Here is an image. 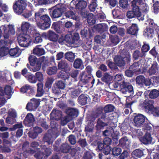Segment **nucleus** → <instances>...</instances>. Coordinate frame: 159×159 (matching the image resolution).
<instances>
[{
	"label": "nucleus",
	"instance_id": "nucleus-50",
	"mask_svg": "<svg viewBox=\"0 0 159 159\" xmlns=\"http://www.w3.org/2000/svg\"><path fill=\"white\" fill-rule=\"evenodd\" d=\"M159 95V91L156 89L152 90L149 93V98L151 99L157 98Z\"/></svg>",
	"mask_w": 159,
	"mask_h": 159
},
{
	"label": "nucleus",
	"instance_id": "nucleus-20",
	"mask_svg": "<svg viewBox=\"0 0 159 159\" xmlns=\"http://www.w3.org/2000/svg\"><path fill=\"white\" fill-rule=\"evenodd\" d=\"M3 36L4 39L0 40V48L10 46L12 43L11 40L9 39V36L8 34H3Z\"/></svg>",
	"mask_w": 159,
	"mask_h": 159
},
{
	"label": "nucleus",
	"instance_id": "nucleus-30",
	"mask_svg": "<svg viewBox=\"0 0 159 159\" xmlns=\"http://www.w3.org/2000/svg\"><path fill=\"white\" fill-rule=\"evenodd\" d=\"M70 10L65 12L64 13L65 16L66 18H69L73 19V20H76L77 17L76 16V10L75 8H71Z\"/></svg>",
	"mask_w": 159,
	"mask_h": 159
},
{
	"label": "nucleus",
	"instance_id": "nucleus-41",
	"mask_svg": "<svg viewBox=\"0 0 159 159\" xmlns=\"http://www.w3.org/2000/svg\"><path fill=\"white\" fill-rule=\"evenodd\" d=\"M146 55V54H145L141 51L140 52L138 50H136L134 52L133 54V57L134 60H136L139 58L145 57Z\"/></svg>",
	"mask_w": 159,
	"mask_h": 159
},
{
	"label": "nucleus",
	"instance_id": "nucleus-10",
	"mask_svg": "<svg viewBox=\"0 0 159 159\" xmlns=\"http://www.w3.org/2000/svg\"><path fill=\"white\" fill-rule=\"evenodd\" d=\"M40 99L33 98L30 99L26 105V108L29 111H31L36 109L40 103Z\"/></svg>",
	"mask_w": 159,
	"mask_h": 159
},
{
	"label": "nucleus",
	"instance_id": "nucleus-32",
	"mask_svg": "<svg viewBox=\"0 0 159 159\" xmlns=\"http://www.w3.org/2000/svg\"><path fill=\"white\" fill-rule=\"evenodd\" d=\"M58 67L59 70H64L66 71H69L70 70L69 65L64 60H61L59 62Z\"/></svg>",
	"mask_w": 159,
	"mask_h": 159
},
{
	"label": "nucleus",
	"instance_id": "nucleus-36",
	"mask_svg": "<svg viewBox=\"0 0 159 159\" xmlns=\"http://www.w3.org/2000/svg\"><path fill=\"white\" fill-rule=\"evenodd\" d=\"M62 27L63 26L59 22H53L52 26V28L58 33H61L63 31Z\"/></svg>",
	"mask_w": 159,
	"mask_h": 159
},
{
	"label": "nucleus",
	"instance_id": "nucleus-44",
	"mask_svg": "<svg viewBox=\"0 0 159 159\" xmlns=\"http://www.w3.org/2000/svg\"><path fill=\"white\" fill-rule=\"evenodd\" d=\"M140 63L139 61L134 62L132 65H130L129 69H132L135 73L140 72L141 71V69L139 68Z\"/></svg>",
	"mask_w": 159,
	"mask_h": 159
},
{
	"label": "nucleus",
	"instance_id": "nucleus-9",
	"mask_svg": "<svg viewBox=\"0 0 159 159\" xmlns=\"http://www.w3.org/2000/svg\"><path fill=\"white\" fill-rule=\"evenodd\" d=\"M53 149L54 151L66 154L69 153L71 150V146L67 143H63L59 147L54 145Z\"/></svg>",
	"mask_w": 159,
	"mask_h": 159
},
{
	"label": "nucleus",
	"instance_id": "nucleus-17",
	"mask_svg": "<svg viewBox=\"0 0 159 159\" xmlns=\"http://www.w3.org/2000/svg\"><path fill=\"white\" fill-rule=\"evenodd\" d=\"M150 153L149 150L148 149L143 150L138 149L134 150L132 153L134 157L141 158L142 157Z\"/></svg>",
	"mask_w": 159,
	"mask_h": 159
},
{
	"label": "nucleus",
	"instance_id": "nucleus-63",
	"mask_svg": "<svg viewBox=\"0 0 159 159\" xmlns=\"http://www.w3.org/2000/svg\"><path fill=\"white\" fill-rule=\"evenodd\" d=\"M78 11L83 19L87 18L89 13L88 11L86 10L85 9H83L82 10Z\"/></svg>",
	"mask_w": 159,
	"mask_h": 159
},
{
	"label": "nucleus",
	"instance_id": "nucleus-11",
	"mask_svg": "<svg viewBox=\"0 0 159 159\" xmlns=\"http://www.w3.org/2000/svg\"><path fill=\"white\" fill-rule=\"evenodd\" d=\"M105 118V116H101V118L97 119L96 125L95 126L96 134L100 133L102 129H103L105 127L108 125L107 124L103 121L102 120V119Z\"/></svg>",
	"mask_w": 159,
	"mask_h": 159
},
{
	"label": "nucleus",
	"instance_id": "nucleus-35",
	"mask_svg": "<svg viewBox=\"0 0 159 159\" xmlns=\"http://www.w3.org/2000/svg\"><path fill=\"white\" fill-rule=\"evenodd\" d=\"M66 113L70 116L75 117L78 115L79 111L76 108H70L66 110Z\"/></svg>",
	"mask_w": 159,
	"mask_h": 159
},
{
	"label": "nucleus",
	"instance_id": "nucleus-12",
	"mask_svg": "<svg viewBox=\"0 0 159 159\" xmlns=\"http://www.w3.org/2000/svg\"><path fill=\"white\" fill-rule=\"evenodd\" d=\"M71 5L75 6V8L77 11L82 10L85 9L87 6V2L82 0H73L70 2Z\"/></svg>",
	"mask_w": 159,
	"mask_h": 159
},
{
	"label": "nucleus",
	"instance_id": "nucleus-23",
	"mask_svg": "<svg viewBox=\"0 0 159 159\" xmlns=\"http://www.w3.org/2000/svg\"><path fill=\"white\" fill-rule=\"evenodd\" d=\"M148 73L149 75H156L159 72V68L158 67V64L156 61H154L149 68Z\"/></svg>",
	"mask_w": 159,
	"mask_h": 159
},
{
	"label": "nucleus",
	"instance_id": "nucleus-64",
	"mask_svg": "<svg viewBox=\"0 0 159 159\" xmlns=\"http://www.w3.org/2000/svg\"><path fill=\"white\" fill-rule=\"evenodd\" d=\"M151 112L153 115L155 116H159V107H153L151 110L150 111Z\"/></svg>",
	"mask_w": 159,
	"mask_h": 159
},
{
	"label": "nucleus",
	"instance_id": "nucleus-47",
	"mask_svg": "<svg viewBox=\"0 0 159 159\" xmlns=\"http://www.w3.org/2000/svg\"><path fill=\"white\" fill-rule=\"evenodd\" d=\"M26 78L30 83L32 84L36 83L37 82L35 75L30 73H28Z\"/></svg>",
	"mask_w": 159,
	"mask_h": 159
},
{
	"label": "nucleus",
	"instance_id": "nucleus-29",
	"mask_svg": "<svg viewBox=\"0 0 159 159\" xmlns=\"http://www.w3.org/2000/svg\"><path fill=\"white\" fill-rule=\"evenodd\" d=\"M41 45H38L33 49V52L34 54L38 56H40L44 54L45 52L44 49L41 47Z\"/></svg>",
	"mask_w": 159,
	"mask_h": 159
},
{
	"label": "nucleus",
	"instance_id": "nucleus-39",
	"mask_svg": "<svg viewBox=\"0 0 159 159\" xmlns=\"http://www.w3.org/2000/svg\"><path fill=\"white\" fill-rule=\"evenodd\" d=\"M64 57L68 61L72 62L74 61L75 57V54L72 52H67L65 54Z\"/></svg>",
	"mask_w": 159,
	"mask_h": 159
},
{
	"label": "nucleus",
	"instance_id": "nucleus-4",
	"mask_svg": "<svg viewBox=\"0 0 159 159\" xmlns=\"http://www.w3.org/2000/svg\"><path fill=\"white\" fill-rule=\"evenodd\" d=\"M56 7L52 11L50 12V14L52 18H57L60 17L66 10V5L64 4L59 3L56 5Z\"/></svg>",
	"mask_w": 159,
	"mask_h": 159
},
{
	"label": "nucleus",
	"instance_id": "nucleus-13",
	"mask_svg": "<svg viewBox=\"0 0 159 159\" xmlns=\"http://www.w3.org/2000/svg\"><path fill=\"white\" fill-rule=\"evenodd\" d=\"M136 84L138 86L142 87L145 85L148 86L150 84V80L146 79L143 75H140L137 76L136 79Z\"/></svg>",
	"mask_w": 159,
	"mask_h": 159
},
{
	"label": "nucleus",
	"instance_id": "nucleus-33",
	"mask_svg": "<svg viewBox=\"0 0 159 159\" xmlns=\"http://www.w3.org/2000/svg\"><path fill=\"white\" fill-rule=\"evenodd\" d=\"M89 96L86 94H82L78 98V101L79 103L81 105L84 106L87 103Z\"/></svg>",
	"mask_w": 159,
	"mask_h": 159
},
{
	"label": "nucleus",
	"instance_id": "nucleus-27",
	"mask_svg": "<svg viewBox=\"0 0 159 159\" xmlns=\"http://www.w3.org/2000/svg\"><path fill=\"white\" fill-rule=\"evenodd\" d=\"M2 30L3 31V34L8 35L9 36V34H14L15 33V30L13 26L12 25H9L7 27L5 25H2L1 27Z\"/></svg>",
	"mask_w": 159,
	"mask_h": 159
},
{
	"label": "nucleus",
	"instance_id": "nucleus-37",
	"mask_svg": "<svg viewBox=\"0 0 159 159\" xmlns=\"http://www.w3.org/2000/svg\"><path fill=\"white\" fill-rule=\"evenodd\" d=\"M37 93L36 96L37 97H41L44 94L45 88L43 89V84L42 83H38L37 84Z\"/></svg>",
	"mask_w": 159,
	"mask_h": 159
},
{
	"label": "nucleus",
	"instance_id": "nucleus-53",
	"mask_svg": "<svg viewBox=\"0 0 159 159\" xmlns=\"http://www.w3.org/2000/svg\"><path fill=\"white\" fill-rule=\"evenodd\" d=\"M10 46H7L0 48V56L3 57L7 55L9 53Z\"/></svg>",
	"mask_w": 159,
	"mask_h": 159
},
{
	"label": "nucleus",
	"instance_id": "nucleus-14",
	"mask_svg": "<svg viewBox=\"0 0 159 159\" xmlns=\"http://www.w3.org/2000/svg\"><path fill=\"white\" fill-rule=\"evenodd\" d=\"M146 118L145 116L141 114H139L135 116L133 120L134 125L137 127L142 126L145 124Z\"/></svg>",
	"mask_w": 159,
	"mask_h": 159
},
{
	"label": "nucleus",
	"instance_id": "nucleus-2",
	"mask_svg": "<svg viewBox=\"0 0 159 159\" xmlns=\"http://www.w3.org/2000/svg\"><path fill=\"white\" fill-rule=\"evenodd\" d=\"M31 25L27 22H23L21 26V32L18 36L17 39L20 46L22 47H27L31 42L30 36L28 34Z\"/></svg>",
	"mask_w": 159,
	"mask_h": 159
},
{
	"label": "nucleus",
	"instance_id": "nucleus-51",
	"mask_svg": "<svg viewBox=\"0 0 159 159\" xmlns=\"http://www.w3.org/2000/svg\"><path fill=\"white\" fill-rule=\"evenodd\" d=\"M83 62L80 58H77L74 61L73 63V67L75 69L81 68L83 65Z\"/></svg>",
	"mask_w": 159,
	"mask_h": 159
},
{
	"label": "nucleus",
	"instance_id": "nucleus-34",
	"mask_svg": "<svg viewBox=\"0 0 159 159\" xmlns=\"http://www.w3.org/2000/svg\"><path fill=\"white\" fill-rule=\"evenodd\" d=\"M58 135H51L48 134H46L44 135L43 140L44 142H47L48 145H52L53 142L52 137H57Z\"/></svg>",
	"mask_w": 159,
	"mask_h": 159
},
{
	"label": "nucleus",
	"instance_id": "nucleus-3",
	"mask_svg": "<svg viewBox=\"0 0 159 159\" xmlns=\"http://www.w3.org/2000/svg\"><path fill=\"white\" fill-rule=\"evenodd\" d=\"M114 60L116 66L119 67H124L125 64V61L128 64L130 65V54L128 51L123 49L120 55L116 56Z\"/></svg>",
	"mask_w": 159,
	"mask_h": 159
},
{
	"label": "nucleus",
	"instance_id": "nucleus-40",
	"mask_svg": "<svg viewBox=\"0 0 159 159\" xmlns=\"http://www.w3.org/2000/svg\"><path fill=\"white\" fill-rule=\"evenodd\" d=\"M41 149L43 152L44 157H48L52 153V151L50 148H48L46 145H41L40 146Z\"/></svg>",
	"mask_w": 159,
	"mask_h": 159
},
{
	"label": "nucleus",
	"instance_id": "nucleus-52",
	"mask_svg": "<svg viewBox=\"0 0 159 159\" xmlns=\"http://www.w3.org/2000/svg\"><path fill=\"white\" fill-rule=\"evenodd\" d=\"M57 70V69L56 66L49 67L47 69V73L50 75H55L56 73Z\"/></svg>",
	"mask_w": 159,
	"mask_h": 159
},
{
	"label": "nucleus",
	"instance_id": "nucleus-56",
	"mask_svg": "<svg viewBox=\"0 0 159 159\" xmlns=\"http://www.w3.org/2000/svg\"><path fill=\"white\" fill-rule=\"evenodd\" d=\"M94 125L92 122H88L85 128V130L88 132H93L94 128Z\"/></svg>",
	"mask_w": 159,
	"mask_h": 159
},
{
	"label": "nucleus",
	"instance_id": "nucleus-42",
	"mask_svg": "<svg viewBox=\"0 0 159 159\" xmlns=\"http://www.w3.org/2000/svg\"><path fill=\"white\" fill-rule=\"evenodd\" d=\"M33 33V38L34 42L35 43H41L42 41L41 35L38 32H35Z\"/></svg>",
	"mask_w": 159,
	"mask_h": 159
},
{
	"label": "nucleus",
	"instance_id": "nucleus-45",
	"mask_svg": "<svg viewBox=\"0 0 159 159\" xmlns=\"http://www.w3.org/2000/svg\"><path fill=\"white\" fill-rule=\"evenodd\" d=\"M112 80V76L109 75L107 73L104 74L103 76L101 78L102 80L107 84H110Z\"/></svg>",
	"mask_w": 159,
	"mask_h": 159
},
{
	"label": "nucleus",
	"instance_id": "nucleus-61",
	"mask_svg": "<svg viewBox=\"0 0 159 159\" xmlns=\"http://www.w3.org/2000/svg\"><path fill=\"white\" fill-rule=\"evenodd\" d=\"M121 152V149L120 148L115 147L113 148L112 150V154L115 156L120 155Z\"/></svg>",
	"mask_w": 159,
	"mask_h": 159
},
{
	"label": "nucleus",
	"instance_id": "nucleus-58",
	"mask_svg": "<svg viewBox=\"0 0 159 159\" xmlns=\"http://www.w3.org/2000/svg\"><path fill=\"white\" fill-rule=\"evenodd\" d=\"M114 107L112 104H109L106 105L104 108V111L105 113L110 112L114 111Z\"/></svg>",
	"mask_w": 159,
	"mask_h": 159
},
{
	"label": "nucleus",
	"instance_id": "nucleus-1",
	"mask_svg": "<svg viewBox=\"0 0 159 159\" xmlns=\"http://www.w3.org/2000/svg\"><path fill=\"white\" fill-rule=\"evenodd\" d=\"M44 9L40 8L34 14V19L37 26L42 30H46L49 28L51 23L49 16L43 14Z\"/></svg>",
	"mask_w": 159,
	"mask_h": 159
},
{
	"label": "nucleus",
	"instance_id": "nucleus-5",
	"mask_svg": "<svg viewBox=\"0 0 159 159\" xmlns=\"http://www.w3.org/2000/svg\"><path fill=\"white\" fill-rule=\"evenodd\" d=\"M27 2V1L25 0L16 1L13 5L14 11L18 15L21 14L26 8Z\"/></svg>",
	"mask_w": 159,
	"mask_h": 159
},
{
	"label": "nucleus",
	"instance_id": "nucleus-8",
	"mask_svg": "<svg viewBox=\"0 0 159 159\" xmlns=\"http://www.w3.org/2000/svg\"><path fill=\"white\" fill-rule=\"evenodd\" d=\"M120 91L123 93H133L134 92L133 87L129 82L125 81L124 80L121 81Z\"/></svg>",
	"mask_w": 159,
	"mask_h": 159
},
{
	"label": "nucleus",
	"instance_id": "nucleus-49",
	"mask_svg": "<svg viewBox=\"0 0 159 159\" xmlns=\"http://www.w3.org/2000/svg\"><path fill=\"white\" fill-rule=\"evenodd\" d=\"M87 21L90 25H93L95 23V16L93 14L89 13L87 17Z\"/></svg>",
	"mask_w": 159,
	"mask_h": 159
},
{
	"label": "nucleus",
	"instance_id": "nucleus-62",
	"mask_svg": "<svg viewBox=\"0 0 159 159\" xmlns=\"http://www.w3.org/2000/svg\"><path fill=\"white\" fill-rule=\"evenodd\" d=\"M54 81V80L53 78H48L45 83V87L48 89L50 88Z\"/></svg>",
	"mask_w": 159,
	"mask_h": 159
},
{
	"label": "nucleus",
	"instance_id": "nucleus-18",
	"mask_svg": "<svg viewBox=\"0 0 159 159\" xmlns=\"http://www.w3.org/2000/svg\"><path fill=\"white\" fill-rule=\"evenodd\" d=\"M154 101L152 100L146 99L141 104L142 107L148 112H150L154 107Z\"/></svg>",
	"mask_w": 159,
	"mask_h": 159
},
{
	"label": "nucleus",
	"instance_id": "nucleus-24",
	"mask_svg": "<svg viewBox=\"0 0 159 159\" xmlns=\"http://www.w3.org/2000/svg\"><path fill=\"white\" fill-rule=\"evenodd\" d=\"M83 91L82 86L78 85V87L69 91V93L71 98H76L78 95Z\"/></svg>",
	"mask_w": 159,
	"mask_h": 159
},
{
	"label": "nucleus",
	"instance_id": "nucleus-28",
	"mask_svg": "<svg viewBox=\"0 0 159 159\" xmlns=\"http://www.w3.org/2000/svg\"><path fill=\"white\" fill-rule=\"evenodd\" d=\"M47 37L49 40L55 42L57 41L59 35L53 31L49 30L48 32Z\"/></svg>",
	"mask_w": 159,
	"mask_h": 159
},
{
	"label": "nucleus",
	"instance_id": "nucleus-25",
	"mask_svg": "<svg viewBox=\"0 0 159 159\" xmlns=\"http://www.w3.org/2000/svg\"><path fill=\"white\" fill-rule=\"evenodd\" d=\"M34 121V119L33 115L31 113H29L27 114L23 122L25 125L30 126L33 125Z\"/></svg>",
	"mask_w": 159,
	"mask_h": 159
},
{
	"label": "nucleus",
	"instance_id": "nucleus-55",
	"mask_svg": "<svg viewBox=\"0 0 159 159\" xmlns=\"http://www.w3.org/2000/svg\"><path fill=\"white\" fill-rule=\"evenodd\" d=\"M65 70H63L60 71L58 74V77L59 78L65 80L68 79L69 77V75Z\"/></svg>",
	"mask_w": 159,
	"mask_h": 159
},
{
	"label": "nucleus",
	"instance_id": "nucleus-38",
	"mask_svg": "<svg viewBox=\"0 0 159 159\" xmlns=\"http://www.w3.org/2000/svg\"><path fill=\"white\" fill-rule=\"evenodd\" d=\"M149 53L154 58H156L158 62L159 63V51L156 46H154L149 52Z\"/></svg>",
	"mask_w": 159,
	"mask_h": 159
},
{
	"label": "nucleus",
	"instance_id": "nucleus-43",
	"mask_svg": "<svg viewBox=\"0 0 159 159\" xmlns=\"http://www.w3.org/2000/svg\"><path fill=\"white\" fill-rule=\"evenodd\" d=\"M154 33V31L148 28H146L143 31V35L148 39L152 38Z\"/></svg>",
	"mask_w": 159,
	"mask_h": 159
},
{
	"label": "nucleus",
	"instance_id": "nucleus-57",
	"mask_svg": "<svg viewBox=\"0 0 159 159\" xmlns=\"http://www.w3.org/2000/svg\"><path fill=\"white\" fill-rule=\"evenodd\" d=\"M96 2L97 0H93L89 5V9L91 11L94 12L95 11L96 8L97 6Z\"/></svg>",
	"mask_w": 159,
	"mask_h": 159
},
{
	"label": "nucleus",
	"instance_id": "nucleus-19",
	"mask_svg": "<svg viewBox=\"0 0 159 159\" xmlns=\"http://www.w3.org/2000/svg\"><path fill=\"white\" fill-rule=\"evenodd\" d=\"M108 29L107 25L105 24H99L94 26L92 30L96 32L102 34L107 31Z\"/></svg>",
	"mask_w": 159,
	"mask_h": 159
},
{
	"label": "nucleus",
	"instance_id": "nucleus-7",
	"mask_svg": "<svg viewBox=\"0 0 159 159\" xmlns=\"http://www.w3.org/2000/svg\"><path fill=\"white\" fill-rule=\"evenodd\" d=\"M79 78L80 80L78 85L81 86L82 88L83 85L90 82V80L92 79V75L86 74L85 71H83L80 73Z\"/></svg>",
	"mask_w": 159,
	"mask_h": 159
},
{
	"label": "nucleus",
	"instance_id": "nucleus-26",
	"mask_svg": "<svg viewBox=\"0 0 159 159\" xmlns=\"http://www.w3.org/2000/svg\"><path fill=\"white\" fill-rule=\"evenodd\" d=\"M139 29L136 24H132V25L127 29L128 34L132 35H136Z\"/></svg>",
	"mask_w": 159,
	"mask_h": 159
},
{
	"label": "nucleus",
	"instance_id": "nucleus-15",
	"mask_svg": "<svg viewBox=\"0 0 159 159\" xmlns=\"http://www.w3.org/2000/svg\"><path fill=\"white\" fill-rule=\"evenodd\" d=\"M20 91L22 93H26V94L29 96L33 95L34 94L35 91L34 89L31 86L26 84L21 87Z\"/></svg>",
	"mask_w": 159,
	"mask_h": 159
},
{
	"label": "nucleus",
	"instance_id": "nucleus-54",
	"mask_svg": "<svg viewBox=\"0 0 159 159\" xmlns=\"http://www.w3.org/2000/svg\"><path fill=\"white\" fill-rule=\"evenodd\" d=\"M28 60L31 66H34L37 61H39L35 56L33 55L30 56L28 58Z\"/></svg>",
	"mask_w": 159,
	"mask_h": 159
},
{
	"label": "nucleus",
	"instance_id": "nucleus-31",
	"mask_svg": "<svg viewBox=\"0 0 159 159\" xmlns=\"http://www.w3.org/2000/svg\"><path fill=\"white\" fill-rule=\"evenodd\" d=\"M98 148L99 150L102 152L105 155H108L110 153L111 149L106 148V147L104 143L98 141L97 143Z\"/></svg>",
	"mask_w": 159,
	"mask_h": 159
},
{
	"label": "nucleus",
	"instance_id": "nucleus-21",
	"mask_svg": "<svg viewBox=\"0 0 159 159\" xmlns=\"http://www.w3.org/2000/svg\"><path fill=\"white\" fill-rule=\"evenodd\" d=\"M62 116L61 111L53 108L50 114V118L52 120H58L60 119Z\"/></svg>",
	"mask_w": 159,
	"mask_h": 159
},
{
	"label": "nucleus",
	"instance_id": "nucleus-60",
	"mask_svg": "<svg viewBox=\"0 0 159 159\" xmlns=\"http://www.w3.org/2000/svg\"><path fill=\"white\" fill-rule=\"evenodd\" d=\"M121 82H116L114 83H112L110 84L113 88V89L120 91L121 88Z\"/></svg>",
	"mask_w": 159,
	"mask_h": 159
},
{
	"label": "nucleus",
	"instance_id": "nucleus-16",
	"mask_svg": "<svg viewBox=\"0 0 159 159\" xmlns=\"http://www.w3.org/2000/svg\"><path fill=\"white\" fill-rule=\"evenodd\" d=\"M146 132L143 136L139 138V140L142 143L147 145L152 143V138L150 132Z\"/></svg>",
	"mask_w": 159,
	"mask_h": 159
},
{
	"label": "nucleus",
	"instance_id": "nucleus-22",
	"mask_svg": "<svg viewBox=\"0 0 159 159\" xmlns=\"http://www.w3.org/2000/svg\"><path fill=\"white\" fill-rule=\"evenodd\" d=\"M130 144V142L126 136L122 138L119 140V145L124 149H129Z\"/></svg>",
	"mask_w": 159,
	"mask_h": 159
},
{
	"label": "nucleus",
	"instance_id": "nucleus-48",
	"mask_svg": "<svg viewBox=\"0 0 159 159\" xmlns=\"http://www.w3.org/2000/svg\"><path fill=\"white\" fill-rule=\"evenodd\" d=\"M20 50L18 48H15L9 50V53L10 56L13 57H17L19 55Z\"/></svg>",
	"mask_w": 159,
	"mask_h": 159
},
{
	"label": "nucleus",
	"instance_id": "nucleus-6",
	"mask_svg": "<svg viewBox=\"0 0 159 159\" xmlns=\"http://www.w3.org/2000/svg\"><path fill=\"white\" fill-rule=\"evenodd\" d=\"M132 10L128 11L126 13L127 18L132 19L135 17L139 19L141 16V13L139 11V7L135 4V1L132 2Z\"/></svg>",
	"mask_w": 159,
	"mask_h": 159
},
{
	"label": "nucleus",
	"instance_id": "nucleus-46",
	"mask_svg": "<svg viewBox=\"0 0 159 159\" xmlns=\"http://www.w3.org/2000/svg\"><path fill=\"white\" fill-rule=\"evenodd\" d=\"M66 43H68L69 44H73L75 43V39L74 37H73L70 34H67L64 36Z\"/></svg>",
	"mask_w": 159,
	"mask_h": 159
},
{
	"label": "nucleus",
	"instance_id": "nucleus-59",
	"mask_svg": "<svg viewBox=\"0 0 159 159\" xmlns=\"http://www.w3.org/2000/svg\"><path fill=\"white\" fill-rule=\"evenodd\" d=\"M150 49V46L148 43H147L146 42H143V44L141 48V51L143 53L146 54V52H148Z\"/></svg>",
	"mask_w": 159,
	"mask_h": 159
}]
</instances>
